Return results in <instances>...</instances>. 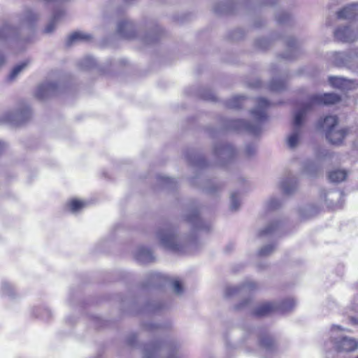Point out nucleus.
Masks as SVG:
<instances>
[{
  "label": "nucleus",
  "mask_w": 358,
  "mask_h": 358,
  "mask_svg": "<svg viewBox=\"0 0 358 358\" xmlns=\"http://www.w3.org/2000/svg\"><path fill=\"white\" fill-rule=\"evenodd\" d=\"M241 294H243L241 284L236 285H227L226 286L224 292V295L226 298L233 297Z\"/></svg>",
  "instance_id": "30"
},
{
  "label": "nucleus",
  "mask_w": 358,
  "mask_h": 358,
  "mask_svg": "<svg viewBox=\"0 0 358 358\" xmlns=\"http://www.w3.org/2000/svg\"><path fill=\"white\" fill-rule=\"evenodd\" d=\"M275 250L273 245H267L262 247L259 251V255L261 257H266L270 255Z\"/></svg>",
  "instance_id": "42"
},
{
  "label": "nucleus",
  "mask_w": 358,
  "mask_h": 358,
  "mask_svg": "<svg viewBox=\"0 0 358 358\" xmlns=\"http://www.w3.org/2000/svg\"><path fill=\"white\" fill-rule=\"evenodd\" d=\"M321 197L327 206L333 209L341 208L343 206V201H341L342 198L341 192H330L327 193L323 192Z\"/></svg>",
  "instance_id": "12"
},
{
  "label": "nucleus",
  "mask_w": 358,
  "mask_h": 358,
  "mask_svg": "<svg viewBox=\"0 0 358 358\" xmlns=\"http://www.w3.org/2000/svg\"><path fill=\"white\" fill-rule=\"evenodd\" d=\"M306 115L304 108H299L295 112L292 133L287 137V145L290 148H295L299 142L302 134V124Z\"/></svg>",
  "instance_id": "4"
},
{
  "label": "nucleus",
  "mask_w": 358,
  "mask_h": 358,
  "mask_svg": "<svg viewBox=\"0 0 358 358\" xmlns=\"http://www.w3.org/2000/svg\"><path fill=\"white\" fill-rule=\"evenodd\" d=\"M159 180L165 185L173 186L176 184V181L173 178H171L166 176H159Z\"/></svg>",
  "instance_id": "43"
},
{
  "label": "nucleus",
  "mask_w": 358,
  "mask_h": 358,
  "mask_svg": "<svg viewBox=\"0 0 358 358\" xmlns=\"http://www.w3.org/2000/svg\"><path fill=\"white\" fill-rule=\"evenodd\" d=\"M190 161L193 164L199 166H203V159L201 157H198L197 159L195 161L194 160H190Z\"/></svg>",
  "instance_id": "51"
},
{
  "label": "nucleus",
  "mask_w": 358,
  "mask_h": 358,
  "mask_svg": "<svg viewBox=\"0 0 358 358\" xmlns=\"http://www.w3.org/2000/svg\"><path fill=\"white\" fill-rule=\"evenodd\" d=\"M357 358H358V357Z\"/></svg>",
  "instance_id": "60"
},
{
  "label": "nucleus",
  "mask_w": 358,
  "mask_h": 358,
  "mask_svg": "<svg viewBox=\"0 0 358 358\" xmlns=\"http://www.w3.org/2000/svg\"><path fill=\"white\" fill-rule=\"evenodd\" d=\"M149 306H151L153 310H160L162 308V304L159 303H155L152 305H149Z\"/></svg>",
  "instance_id": "53"
},
{
  "label": "nucleus",
  "mask_w": 358,
  "mask_h": 358,
  "mask_svg": "<svg viewBox=\"0 0 358 358\" xmlns=\"http://www.w3.org/2000/svg\"><path fill=\"white\" fill-rule=\"evenodd\" d=\"M31 111L27 104H23L20 108L6 115V119L15 124H20L31 117Z\"/></svg>",
  "instance_id": "9"
},
{
  "label": "nucleus",
  "mask_w": 358,
  "mask_h": 358,
  "mask_svg": "<svg viewBox=\"0 0 358 358\" xmlns=\"http://www.w3.org/2000/svg\"><path fill=\"white\" fill-rule=\"evenodd\" d=\"M280 186L284 194H291L297 189V179L294 176H289L282 180Z\"/></svg>",
  "instance_id": "19"
},
{
  "label": "nucleus",
  "mask_w": 358,
  "mask_h": 358,
  "mask_svg": "<svg viewBox=\"0 0 358 358\" xmlns=\"http://www.w3.org/2000/svg\"><path fill=\"white\" fill-rule=\"evenodd\" d=\"M252 308V300L251 298H246L234 305V310L238 312L246 311Z\"/></svg>",
  "instance_id": "31"
},
{
  "label": "nucleus",
  "mask_w": 358,
  "mask_h": 358,
  "mask_svg": "<svg viewBox=\"0 0 358 358\" xmlns=\"http://www.w3.org/2000/svg\"><path fill=\"white\" fill-rule=\"evenodd\" d=\"M329 82L334 87L343 90H352L358 87V80H350L343 77L330 76Z\"/></svg>",
  "instance_id": "11"
},
{
  "label": "nucleus",
  "mask_w": 358,
  "mask_h": 358,
  "mask_svg": "<svg viewBox=\"0 0 358 358\" xmlns=\"http://www.w3.org/2000/svg\"><path fill=\"white\" fill-rule=\"evenodd\" d=\"M62 15V12L60 10L55 11L53 14L52 17L51 18L50 21L48 22V24L45 27L44 31L46 34H51L52 33L56 28L57 21Z\"/></svg>",
  "instance_id": "28"
},
{
  "label": "nucleus",
  "mask_w": 358,
  "mask_h": 358,
  "mask_svg": "<svg viewBox=\"0 0 358 358\" xmlns=\"http://www.w3.org/2000/svg\"><path fill=\"white\" fill-rule=\"evenodd\" d=\"M259 346L266 352H272L275 349V342L273 338L268 334H263L259 338Z\"/></svg>",
  "instance_id": "21"
},
{
  "label": "nucleus",
  "mask_w": 358,
  "mask_h": 358,
  "mask_svg": "<svg viewBox=\"0 0 358 358\" xmlns=\"http://www.w3.org/2000/svg\"><path fill=\"white\" fill-rule=\"evenodd\" d=\"M352 62H356L358 63V49L353 50Z\"/></svg>",
  "instance_id": "54"
},
{
  "label": "nucleus",
  "mask_w": 358,
  "mask_h": 358,
  "mask_svg": "<svg viewBox=\"0 0 358 358\" xmlns=\"http://www.w3.org/2000/svg\"><path fill=\"white\" fill-rule=\"evenodd\" d=\"M91 38V36L80 31H76L71 34L66 41V45L70 46L78 42L87 41Z\"/></svg>",
  "instance_id": "26"
},
{
  "label": "nucleus",
  "mask_w": 358,
  "mask_h": 358,
  "mask_svg": "<svg viewBox=\"0 0 358 358\" xmlns=\"http://www.w3.org/2000/svg\"><path fill=\"white\" fill-rule=\"evenodd\" d=\"M280 206V201L276 198H272L268 202V208L271 210L275 209Z\"/></svg>",
  "instance_id": "46"
},
{
  "label": "nucleus",
  "mask_w": 358,
  "mask_h": 358,
  "mask_svg": "<svg viewBox=\"0 0 358 358\" xmlns=\"http://www.w3.org/2000/svg\"><path fill=\"white\" fill-rule=\"evenodd\" d=\"M337 124L338 118L336 116L328 115L323 120H319L317 127L318 129H322L325 133L326 136L329 131L333 130L335 127H337Z\"/></svg>",
  "instance_id": "18"
},
{
  "label": "nucleus",
  "mask_w": 358,
  "mask_h": 358,
  "mask_svg": "<svg viewBox=\"0 0 358 358\" xmlns=\"http://www.w3.org/2000/svg\"><path fill=\"white\" fill-rule=\"evenodd\" d=\"M168 281V278L159 273H151L148 275V285L154 287H160L165 285Z\"/></svg>",
  "instance_id": "24"
},
{
  "label": "nucleus",
  "mask_w": 358,
  "mask_h": 358,
  "mask_svg": "<svg viewBox=\"0 0 358 358\" xmlns=\"http://www.w3.org/2000/svg\"><path fill=\"white\" fill-rule=\"evenodd\" d=\"M136 259L142 264L153 261L154 257L150 249L145 247H139L136 252Z\"/></svg>",
  "instance_id": "23"
},
{
  "label": "nucleus",
  "mask_w": 358,
  "mask_h": 358,
  "mask_svg": "<svg viewBox=\"0 0 358 358\" xmlns=\"http://www.w3.org/2000/svg\"><path fill=\"white\" fill-rule=\"evenodd\" d=\"M95 64L96 62L94 59L90 56H87L79 62L80 67L84 70L91 69Z\"/></svg>",
  "instance_id": "34"
},
{
  "label": "nucleus",
  "mask_w": 358,
  "mask_h": 358,
  "mask_svg": "<svg viewBox=\"0 0 358 358\" xmlns=\"http://www.w3.org/2000/svg\"><path fill=\"white\" fill-rule=\"evenodd\" d=\"M256 152V147L253 144L246 145L245 149V155L248 157L252 156Z\"/></svg>",
  "instance_id": "47"
},
{
  "label": "nucleus",
  "mask_w": 358,
  "mask_h": 358,
  "mask_svg": "<svg viewBox=\"0 0 358 358\" xmlns=\"http://www.w3.org/2000/svg\"><path fill=\"white\" fill-rule=\"evenodd\" d=\"M202 97L206 100L215 101V96L212 92H208L207 94L202 95Z\"/></svg>",
  "instance_id": "50"
},
{
  "label": "nucleus",
  "mask_w": 358,
  "mask_h": 358,
  "mask_svg": "<svg viewBox=\"0 0 358 358\" xmlns=\"http://www.w3.org/2000/svg\"><path fill=\"white\" fill-rule=\"evenodd\" d=\"M38 20V15L31 10H26L22 16L21 27H31Z\"/></svg>",
  "instance_id": "27"
},
{
  "label": "nucleus",
  "mask_w": 358,
  "mask_h": 358,
  "mask_svg": "<svg viewBox=\"0 0 358 358\" xmlns=\"http://www.w3.org/2000/svg\"><path fill=\"white\" fill-rule=\"evenodd\" d=\"M118 34L125 38H132L136 34L134 24L129 20H124L119 22L117 25Z\"/></svg>",
  "instance_id": "15"
},
{
  "label": "nucleus",
  "mask_w": 358,
  "mask_h": 358,
  "mask_svg": "<svg viewBox=\"0 0 358 358\" xmlns=\"http://www.w3.org/2000/svg\"><path fill=\"white\" fill-rule=\"evenodd\" d=\"M220 189V186L217 185H212L206 188V192L210 194L216 193Z\"/></svg>",
  "instance_id": "49"
},
{
  "label": "nucleus",
  "mask_w": 358,
  "mask_h": 358,
  "mask_svg": "<svg viewBox=\"0 0 358 358\" xmlns=\"http://www.w3.org/2000/svg\"><path fill=\"white\" fill-rule=\"evenodd\" d=\"M215 11L216 13H223V12H225L226 10L225 9H220L219 8H215Z\"/></svg>",
  "instance_id": "57"
},
{
  "label": "nucleus",
  "mask_w": 358,
  "mask_h": 358,
  "mask_svg": "<svg viewBox=\"0 0 358 358\" xmlns=\"http://www.w3.org/2000/svg\"><path fill=\"white\" fill-rule=\"evenodd\" d=\"M270 102L265 98L259 97L256 99V106L251 110L250 115L254 123L244 120H234L231 121L230 128L234 130H244L253 135L258 134L261 131L262 124L267 119V109Z\"/></svg>",
  "instance_id": "1"
},
{
  "label": "nucleus",
  "mask_w": 358,
  "mask_h": 358,
  "mask_svg": "<svg viewBox=\"0 0 358 358\" xmlns=\"http://www.w3.org/2000/svg\"><path fill=\"white\" fill-rule=\"evenodd\" d=\"M278 227V222H271L269 224L266 228L261 230L259 232V236H264L271 234L273 232H274L277 228Z\"/></svg>",
  "instance_id": "40"
},
{
  "label": "nucleus",
  "mask_w": 358,
  "mask_h": 358,
  "mask_svg": "<svg viewBox=\"0 0 358 358\" xmlns=\"http://www.w3.org/2000/svg\"><path fill=\"white\" fill-rule=\"evenodd\" d=\"M29 64L30 61L27 59L15 65L8 76V80L10 82L15 81L17 78L28 68Z\"/></svg>",
  "instance_id": "22"
},
{
  "label": "nucleus",
  "mask_w": 358,
  "mask_h": 358,
  "mask_svg": "<svg viewBox=\"0 0 358 358\" xmlns=\"http://www.w3.org/2000/svg\"><path fill=\"white\" fill-rule=\"evenodd\" d=\"M241 286L243 294L252 292L258 288V284L251 280H245L241 283Z\"/></svg>",
  "instance_id": "32"
},
{
  "label": "nucleus",
  "mask_w": 358,
  "mask_h": 358,
  "mask_svg": "<svg viewBox=\"0 0 358 358\" xmlns=\"http://www.w3.org/2000/svg\"><path fill=\"white\" fill-rule=\"evenodd\" d=\"M296 301L293 298H287L281 301H264L255 308L252 313H270L276 311H293Z\"/></svg>",
  "instance_id": "3"
},
{
  "label": "nucleus",
  "mask_w": 358,
  "mask_h": 358,
  "mask_svg": "<svg viewBox=\"0 0 358 358\" xmlns=\"http://www.w3.org/2000/svg\"><path fill=\"white\" fill-rule=\"evenodd\" d=\"M286 44L287 46L288 51L290 52L289 54H285L282 57L287 59H293L296 57V53L299 48L298 41L292 37H289L286 39Z\"/></svg>",
  "instance_id": "25"
},
{
  "label": "nucleus",
  "mask_w": 358,
  "mask_h": 358,
  "mask_svg": "<svg viewBox=\"0 0 358 358\" xmlns=\"http://www.w3.org/2000/svg\"><path fill=\"white\" fill-rule=\"evenodd\" d=\"M215 156L219 159L220 164H225L235 155V150L230 144H217L213 149Z\"/></svg>",
  "instance_id": "7"
},
{
  "label": "nucleus",
  "mask_w": 358,
  "mask_h": 358,
  "mask_svg": "<svg viewBox=\"0 0 358 358\" xmlns=\"http://www.w3.org/2000/svg\"><path fill=\"white\" fill-rule=\"evenodd\" d=\"M68 206L70 210L75 213L83 208L86 206V203L83 201L73 199L69 203Z\"/></svg>",
  "instance_id": "37"
},
{
  "label": "nucleus",
  "mask_w": 358,
  "mask_h": 358,
  "mask_svg": "<svg viewBox=\"0 0 358 358\" xmlns=\"http://www.w3.org/2000/svg\"><path fill=\"white\" fill-rule=\"evenodd\" d=\"M275 18L279 24H285L290 20L291 16L285 12H280L276 15Z\"/></svg>",
  "instance_id": "41"
},
{
  "label": "nucleus",
  "mask_w": 358,
  "mask_h": 358,
  "mask_svg": "<svg viewBox=\"0 0 358 358\" xmlns=\"http://www.w3.org/2000/svg\"><path fill=\"white\" fill-rule=\"evenodd\" d=\"M318 209L313 206H308L300 210V215L303 219H308L315 215Z\"/></svg>",
  "instance_id": "35"
},
{
  "label": "nucleus",
  "mask_w": 358,
  "mask_h": 358,
  "mask_svg": "<svg viewBox=\"0 0 358 358\" xmlns=\"http://www.w3.org/2000/svg\"><path fill=\"white\" fill-rule=\"evenodd\" d=\"M269 43H270V42H269L268 39H267L266 38H259L256 41L257 46L261 49L267 48L269 45Z\"/></svg>",
  "instance_id": "45"
},
{
  "label": "nucleus",
  "mask_w": 358,
  "mask_h": 358,
  "mask_svg": "<svg viewBox=\"0 0 358 358\" xmlns=\"http://www.w3.org/2000/svg\"><path fill=\"white\" fill-rule=\"evenodd\" d=\"M317 170H318L317 167H316V166L313 164H310L309 166H308L305 168V171L311 176L316 173L317 172Z\"/></svg>",
  "instance_id": "48"
},
{
  "label": "nucleus",
  "mask_w": 358,
  "mask_h": 358,
  "mask_svg": "<svg viewBox=\"0 0 358 358\" xmlns=\"http://www.w3.org/2000/svg\"><path fill=\"white\" fill-rule=\"evenodd\" d=\"M186 220L189 223L194 230H206L210 229V225L205 223L199 216L196 210H191L188 215H186Z\"/></svg>",
  "instance_id": "13"
},
{
  "label": "nucleus",
  "mask_w": 358,
  "mask_h": 358,
  "mask_svg": "<svg viewBox=\"0 0 358 358\" xmlns=\"http://www.w3.org/2000/svg\"><path fill=\"white\" fill-rule=\"evenodd\" d=\"M347 175L345 170L336 169L329 173V178L331 182H341L345 180Z\"/></svg>",
  "instance_id": "29"
},
{
  "label": "nucleus",
  "mask_w": 358,
  "mask_h": 358,
  "mask_svg": "<svg viewBox=\"0 0 358 358\" xmlns=\"http://www.w3.org/2000/svg\"><path fill=\"white\" fill-rule=\"evenodd\" d=\"M6 63V57L5 55L0 52V69L3 67V66Z\"/></svg>",
  "instance_id": "52"
},
{
  "label": "nucleus",
  "mask_w": 358,
  "mask_h": 358,
  "mask_svg": "<svg viewBox=\"0 0 358 358\" xmlns=\"http://www.w3.org/2000/svg\"><path fill=\"white\" fill-rule=\"evenodd\" d=\"M245 97L243 96H236L227 101V106L230 108H239L241 107Z\"/></svg>",
  "instance_id": "33"
},
{
  "label": "nucleus",
  "mask_w": 358,
  "mask_h": 358,
  "mask_svg": "<svg viewBox=\"0 0 358 358\" xmlns=\"http://www.w3.org/2000/svg\"><path fill=\"white\" fill-rule=\"evenodd\" d=\"M350 320L352 324L358 325V315L352 317Z\"/></svg>",
  "instance_id": "55"
},
{
  "label": "nucleus",
  "mask_w": 358,
  "mask_h": 358,
  "mask_svg": "<svg viewBox=\"0 0 358 358\" xmlns=\"http://www.w3.org/2000/svg\"><path fill=\"white\" fill-rule=\"evenodd\" d=\"M172 288H173V292L176 294L180 295L183 292V287H182L181 283L178 280H175L173 282Z\"/></svg>",
  "instance_id": "44"
},
{
  "label": "nucleus",
  "mask_w": 358,
  "mask_h": 358,
  "mask_svg": "<svg viewBox=\"0 0 358 358\" xmlns=\"http://www.w3.org/2000/svg\"><path fill=\"white\" fill-rule=\"evenodd\" d=\"M331 342L337 351L352 352L358 348V341L352 337L341 336L334 337L331 336Z\"/></svg>",
  "instance_id": "6"
},
{
  "label": "nucleus",
  "mask_w": 358,
  "mask_h": 358,
  "mask_svg": "<svg viewBox=\"0 0 358 358\" xmlns=\"http://www.w3.org/2000/svg\"><path fill=\"white\" fill-rule=\"evenodd\" d=\"M18 30L16 27L5 22L0 27V41H4L17 37Z\"/></svg>",
  "instance_id": "16"
},
{
  "label": "nucleus",
  "mask_w": 358,
  "mask_h": 358,
  "mask_svg": "<svg viewBox=\"0 0 358 358\" xmlns=\"http://www.w3.org/2000/svg\"><path fill=\"white\" fill-rule=\"evenodd\" d=\"M353 50L348 54L344 52H335L334 54L333 62L337 66H348L352 62Z\"/></svg>",
  "instance_id": "20"
},
{
  "label": "nucleus",
  "mask_w": 358,
  "mask_h": 358,
  "mask_svg": "<svg viewBox=\"0 0 358 358\" xmlns=\"http://www.w3.org/2000/svg\"><path fill=\"white\" fill-rule=\"evenodd\" d=\"M5 148H6V144L3 142L0 141V152L2 150H3Z\"/></svg>",
  "instance_id": "56"
},
{
  "label": "nucleus",
  "mask_w": 358,
  "mask_h": 358,
  "mask_svg": "<svg viewBox=\"0 0 358 358\" xmlns=\"http://www.w3.org/2000/svg\"><path fill=\"white\" fill-rule=\"evenodd\" d=\"M241 206V199L239 195L236 192H234L230 196V210L231 211H236Z\"/></svg>",
  "instance_id": "38"
},
{
  "label": "nucleus",
  "mask_w": 358,
  "mask_h": 358,
  "mask_svg": "<svg viewBox=\"0 0 358 358\" xmlns=\"http://www.w3.org/2000/svg\"><path fill=\"white\" fill-rule=\"evenodd\" d=\"M1 292L3 294L8 296L9 297H14V296H15L14 287L9 282H3L1 283Z\"/></svg>",
  "instance_id": "39"
},
{
  "label": "nucleus",
  "mask_w": 358,
  "mask_h": 358,
  "mask_svg": "<svg viewBox=\"0 0 358 358\" xmlns=\"http://www.w3.org/2000/svg\"><path fill=\"white\" fill-rule=\"evenodd\" d=\"M340 101V97L334 93H325L323 94H313L310 96L308 101L303 103L300 108H304L306 114L313 109L315 106L318 105H330L334 104Z\"/></svg>",
  "instance_id": "5"
},
{
  "label": "nucleus",
  "mask_w": 358,
  "mask_h": 358,
  "mask_svg": "<svg viewBox=\"0 0 358 358\" xmlns=\"http://www.w3.org/2000/svg\"><path fill=\"white\" fill-rule=\"evenodd\" d=\"M334 34L337 41L343 43L353 42L358 37V30L348 25L338 27Z\"/></svg>",
  "instance_id": "8"
},
{
  "label": "nucleus",
  "mask_w": 358,
  "mask_h": 358,
  "mask_svg": "<svg viewBox=\"0 0 358 358\" xmlns=\"http://www.w3.org/2000/svg\"><path fill=\"white\" fill-rule=\"evenodd\" d=\"M286 87V82L281 79H273L270 83L269 87L271 91L280 92Z\"/></svg>",
  "instance_id": "36"
},
{
  "label": "nucleus",
  "mask_w": 358,
  "mask_h": 358,
  "mask_svg": "<svg viewBox=\"0 0 358 358\" xmlns=\"http://www.w3.org/2000/svg\"><path fill=\"white\" fill-rule=\"evenodd\" d=\"M156 236L162 247L174 252H183L194 243L193 236H179L176 230L169 225L159 228Z\"/></svg>",
  "instance_id": "2"
},
{
  "label": "nucleus",
  "mask_w": 358,
  "mask_h": 358,
  "mask_svg": "<svg viewBox=\"0 0 358 358\" xmlns=\"http://www.w3.org/2000/svg\"><path fill=\"white\" fill-rule=\"evenodd\" d=\"M339 328H340V327L334 325L332 327V330H334L335 329H339Z\"/></svg>",
  "instance_id": "59"
},
{
  "label": "nucleus",
  "mask_w": 358,
  "mask_h": 358,
  "mask_svg": "<svg viewBox=\"0 0 358 358\" xmlns=\"http://www.w3.org/2000/svg\"><path fill=\"white\" fill-rule=\"evenodd\" d=\"M60 86L57 83L46 82L40 85L36 92V96L39 99H45L59 92Z\"/></svg>",
  "instance_id": "10"
},
{
  "label": "nucleus",
  "mask_w": 358,
  "mask_h": 358,
  "mask_svg": "<svg viewBox=\"0 0 358 358\" xmlns=\"http://www.w3.org/2000/svg\"><path fill=\"white\" fill-rule=\"evenodd\" d=\"M348 134V129L336 127L327 133L326 138L331 144L341 145Z\"/></svg>",
  "instance_id": "14"
},
{
  "label": "nucleus",
  "mask_w": 358,
  "mask_h": 358,
  "mask_svg": "<svg viewBox=\"0 0 358 358\" xmlns=\"http://www.w3.org/2000/svg\"><path fill=\"white\" fill-rule=\"evenodd\" d=\"M339 19H355L358 17V3H352L338 11Z\"/></svg>",
  "instance_id": "17"
},
{
  "label": "nucleus",
  "mask_w": 358,
  "mask_h": 358,
  "mask_svg": "<svg viewBox=\"0 0 358 358\" xmlns=\"http://www.w3.org/2000/svg\"><path fill=\"white\" fill-rule=\"evenodd\" d=\"M157 40V37H155L154 38H152V40L149 41V40H147L146 42L147 43H151L152 42H155Z\"/></svg>",
  "instance_id": "58"
}]
</instances>
